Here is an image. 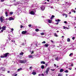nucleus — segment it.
<instances>
[{"instance_id":"f257e3e1","label":"nucleus","mask_w":76,"mask_h":76,"mask_svg":"<svg viewBox=\"0 0 76 76\" xmlns=\"http://www.w3.org/2000/svg\"><path fill=\"white\" fill-rule=\"evenodd\" d=\"M9 54V53H6L4 54L3 55L1 56H0L1 58H4V57H7V56Z\"/></svg>"},{"instance_id":"f03ea898","label":"nucleus","mask_w":76,"mask_h":76,"mask_svg":"<svg viewBox=\"0 0 76 76\" xmlns=\"http://www.w3.org/2000/svg\"><path fill=\"white\" fill-rule=\"evenodd\" d=\"M4 18L2 16H1V17H0V20H1V22H3L4 20Z\"/></svg>"},{"instance_id":"7ed1b4c3","label":"nucleus","mask_w":76,"mask_h":76,"mask_svg":"<svg viewBox=\"0 0 76 76\" xmlns=\"http://www.w3.org/2000/svg\"><path fill=\"white\" fill-rule=\"evenodd\" d=\"M19 61L20 63H24V64H25V63H26V60L23 61L21 60H19Z\"/></svg>"},{"instance_id":"20e7f679","label":"nucleus","mask_w":76,"mask_h":76,"mask_svg":"<svg viewBox=\"0 0 76 76\" xmlns=\"http://www.w3.org/2000/svg\"><path fill=\"white\" fill-rule=\"evenodd\" d=\"M50 70V67L46 69V70L45 72V73L46 74H48V71Z\"/></svg>"},{"instance_id":"39448f33","label":"nucleus","mask_w":76,"mask_h":76,"mask_svg":"<svg viewBox=\"0 0 76 76\" xmlns=\"http://www.w3.org/2000/svg\"><path fill=\"white\" fill-rule=\"evenodd\" d=\"M27 32V31H23L22 32V34L23 35H25V34H26V33Z\"/></svg>"},{"instance_id":"423d86ee","label":"nucleus","mask_w":76,"mask_h":76,"mask_svg":"<svg viewBox=\"0 0 76 76\" xmlns=\"http://www.w3.org/2000/svg\"><path fill=\"white\" fill-rule=\"evenodd\" d=\"M6 27L3 26L1 28V29L3 30L4 31H5V30H6Z\"/></svg>"},{"instance_id":"0eeeda50","label":"nucleus","mask_w":76,"mask_h":76,"mask_svg":"<svg viewBox=\"0 0 76 76\" xmlns=\"http://www.w3.org/2000/svg\"><path fill=\"white\" fill-rule=\"evenodd\" d=\"M8 19L9 20H14V18L12 17H9L8 18Z\"/></svg>"},{"instance_id":"6e6552de","label":"nucleus","mask_w":76,"mask_h":76,"mask_svg":"<svg viewBox=\"0 0 76 76\" xmlns=\"http://www.w3.org/2000/svg\"><path fill=\"white\" fill-rule=\"evenodd\" d=\"M30 13L31 14V15H35V12L33 11H31Z\"/></svg>"},{"instance_id":"1a4fd4ad","label":"nucleus","mask_w":76,"mask_h":76,"mask_svg":"<svg viewBox=\"0 0 76 76\" xmlns=\"http://www.w3.org/2000/svg\"><path fill=\"white\" fill-rule=\"evenodd\" d=\"M40 9H41V10L43 11V10H44L45 7H40Z\"/></svg>"},{"instance_id":"9d476101","label":"nucleus","mask_w":76,"mask_h":76,"mask_svg":"<svg viewBox=\"0 0 76 76\" xmlns=\"http://www.w3.org/2000/svg\"><path fill=\"white\" fill-rule=\"evenodd\" d=\"M48 23H51V22H52V20H51L50 19H48Z\"/></svg>"},{"instance_id":"9b49d317","label":"nucleus","mask_w":76,"mask_h":76,"mask_svg":"<svg viewBox=\"0 0 76 76\" xmlns=\"http://www.w3.org/2000/svg\"><path fill=\"white\" fill-rule=\"evenodd\" d=\"M5 14L6 16L7 17L8 16V12L7 11H6L5 12Z\"/></svg>"},{"instance_id":"f8f14e48","label":"nucleus","mask_w":76,"mask_h":76,"mask_svg":"<svg viewBox=\"0 0 76 76\" xmlns=\"http://www.w3.org/2000/svg\"><path fill=\"white\" fill-rule=\"evenodd\" d=\"M55 17V16L54 15H52L51 17L50 18V19H53V18H54Z\"/></svg>"},{"instance_id":"ddd939ff","label":"nucleus","mask_w":76,"mask_h":76,"mask_svg":"<svg viewBox=\"0 0 76 76\" xmlns=\"http://www.w3.org/2000/svg\"><path fill=\"white\" fill-rule=\"evenodd\" d=\"M41 64H45V62H44V61H42L41 62Z\"/></svg>"},{"instance_id":"4468645a","label":"nucleus","mask_w":76,"mask_h":76,"mask_svg":"<svg viewBox=\"0 0 76 76\" xmlns=\"http://www.w3.org/2000/svg\"><path fill=\"white\" fill-rule=\"evenodd\" d=\"M63 71H64V69H61L60 70V72L61 73V72H63Z\"/></svg>"},{"instance_id":"2eb2a0df","label":"nucleus","mask_w":76,"mask_h":76,"mask_svg":"<svg viewBox=\"0 0 76 76\" xmlns=\"http://www.w3.org/2000/svg\"><path fill=\"white\" fill-rule=\"evenodd\" d=\"M32 74V75H36V74H37V73L35 72H33Z\"/></svg>"},{"instance_id":"dca6fc26","label":"nucleus","mask_w":76,"mask_h":76,"mask_svg":"<svg viewBox=\"0 0 76 76\" xmlns=\"http://www.w3.org/2000/svg\"><path fill=\"white\" fill-rule=\"evenodd\" d=\"M44 45L45 47H48V44H45Z\"/></svg>"},{"instance_id":"f3484780","label":"nucleus","mask_w":76,"mask_h":76,"mask_svg":"<svg viewBox=\"0 0 76 76\" xmlns=\"http://www.w3.org/2000/svg\"><path fill=\"white\" fill-rule=\"evenodd\" d=\"M35 31H36V32H38V31H39V30L38 28H36L35 29Z\"/></svg>"},{"instance_id":"a211bd4d","label":"nucleus","mask_w":76,"mask_h":76,"mask_svg":"<svg viewBox=\"0 0 76 76\" xmlns=\"http://www.w3.org/2000/svg\"><path fill=\"white\" fill-rule=\"evenodd\" d=\"M23 54H24V53H23L21 52V53H20V55H21V56H23Z\"/></svg>"},{"instance_id":"6ab92c4d","label":"nucleus","mask_w":76,"mask_h":76,"mask_svg":"<svg viewBox=\"0 0 76 76\" xmlns=\"http://www.w3.org/2000/svg\"><path fill=\"white\" fill-rule=\"evenodd\" d=\"M41 68L42 69H44V66L42 65Z\"/></svg>"},{"instance_id":"aec40b11","label":"nucleus","mask_w":76,"mask_h":76,"mask_svg":"<svg viewBox=\"0 0 76 76\" xmlns=\"http://www.w3.org/2000/svg\"><path fill=\"white\" fill-rule=\"evenodd\" d=\"M67 42H70V39L69 38H68L67 39Z\"/></svg>"},{"instance_id":"412c9836","label":"nucleus","mask_w":76,"mask_h":76,"mask_svg":"<svg viewBox=\"0 0 76 76\" xmlns=\"http://www.w3.org/2000/svg\"><path fill=\"white\" fill-rule=\"evenodd\" d=\"M55 35V37H58V35H57V34H56V33H55L54 34Z\"/></svg>"},{"instance_id":"4be33fe9","label":"nucleus","mask_w":76,"mask_h":76,"mask_svg":"<svg viewBox=\"0 0 76 76\" xmlns=\"http://www.w3.org/2000/svg\"><path fill=\"white\" fill-rule=\"evenodd\" d=\"M64 72H65V73H68L69 71L68 70H66L64 71Z\"/></svg>"},{"instance_id":"5701e85b","label":"nucleus","mask_w":76,"mask_h":76,"mask_svg":"<svg viewBox=\"0 0 76 76\" xmlns=\"http://www.w3.org/2000/svg\"><path fill=\"white\" fill-rule=\"evenodd\" d=\"M22 68H20V69H18L17 70H18V71H20V70H22Z\"/></svg>"},{"instance_id":"b1692460","label":"nucleus","mask_w":76,"mask_h":76,"mask_svg":"<svg viewBox=\"0 0 76 76\" xmlns=\"http://www.w3.org/2000/svg\"><path fill=\"white\" fill-rule=\"evenodd\" d=\"M28 57L29 58H32V56L31 55H29Z\"/></svg>"},{"instance_id":"393cba45","label":"nucleus","mask_w":76,"mask_h":76,"mask_svg":"<svg viewBox=\"0 0 76 76\" xmlns=\"http://www.w3.org/2000/svg\"><path fill=\"white\" fill-rule=\"evenodd\" d=\"M62 74H61V73H59L58 74V76H62Z\"/></svg>"},{"instance_id":"a878e982","label":"nucleus","mask_w":76,"mask_h":76,"mask_svg":"<svg viewBox=\"0 0 76 76\" xmlns=\"http://www.w3.org/2000/svg\"><path fill=\"white\" fill-rule=\"evenodd\" d=\"M58 57H57L55 58V60H56L57 61H58Z\"/></svg>"},{"instance_id":"bb28decb","label":"nucleus","mask_w":76,"mask_h":76,"mask_svg":"<svg viewBox=\"0 0 76 76\" xmlns=\"http://www.w3.org/2000/svg\"><path fill=\"white\" fill-rule=\"evenodd\" d=\"M41 35H44V33H40Z\"/></svg>"},{"instance_id":"cd10ccee","label":"nucleus","mask_w":76,"mask_h":76,"mask_svg":"<svg viewBox=\"0 0 76 76\" xmlns=\"http://www.w3.org/2000/svg\"><path fill=\"white\" fill-rule=\"evenodd\" d=\"M13 12H10V15H12L13 14Z\"/></svg>"},{"instance_id":"c85d7f7f","label":"nucleus","mask_w":76,"mask_h":76,"mask_svg":"<svg viewBox=\"0 0 76 76\" xmlns=\"http://www.w3.org/2000/svg\"><path fill=\"white\" fill-rule=\"evenodd\" d=\"M46 42L45 41H44L43 42H42V44H45Z\"/></svg>"},{"instance_id":"c756f323","label":"nucleus","mask_w":76,"mask_h":76,"mask_svg":"<svg viewBox=\"0 0 76 76\" xmlns=\"http://www.w3.org/2000/svg\"><path fill=\"white\" fill-rule=\"evenodd\" d=\"M50 41L51 42H52V43H54V42H55V41H53L52 40H51Z\"/></svg>"},{"instance_id":"7c9ffc66","label":"nucleus","mask_w":76,"mask_h":76,"mask_svg":"<svg viewBox=\"0 0 76 76\" xmlns=\"http://www.w3.org/2000/svg\"><path fill=\"white\" fill-rule=\"evenodd\" d=\"M60 21H61V20L58 19L57 22H60Z\"/></svg>"},{"instance_id":"2f4dec72","label":"nucleus","mask_w":76,"mask_h":76,"mask_svg":"<svg viewBox=\"0 0 76 76\" xmlns=\"http://www.w3.org/2000/svg\"><path fill=\"white\" fill-rule=\"evenodd\" d=\"M73 54L72 53H71L69 55V56H72V55H73Z\"/></svg>"},{"instance_id":"473e14b6","label":"nucleus","mask_w":76,"mask_h":76,"mask_svg":"<svg viewBox=\"0 0 76 76\" xmlns=\"http://www.w3.org/2000/svg\"><path fill=\"white\" fill-rule=\"evenodd\" d=\"M5 0H1V2H3Z\"/></svg>"},{"instance_id":"72a5a7b5","label":"nucleus","mask_w":76,"mask_h":76,"mask_svg":"<svg viewBox=\"0 0 76 76\" xmlns=\"http://www.w3.org/2000/svg\"><path fill=\"white\" fill-rule=\"evenodd\" d=\"M32 69V66H31L29 67V69L30 70H31Z\"/></svg>"},{"instance_id":"f704fd0d","label":"nucleus","mask_w":76,"mask_h":76,"mask_svg":"<svg viewBox=\"0 0 76 76\" xmlns=\"http://www.w3.org/2000/svg\"><path fill=\"white\" fill-rule=\"evenodd\" d=\"M28 26L29 27H31V24H29V25H28Z\"/></svg>"},{"instance_id":"c9c22d12","label":"nucleus","mask_w":76,"mask_h":76,"mask_svg":"<svg viewBox=\"0 0 76 76\" xmlns=\"http://www.w3.org/2000/svg\"><path fill=\"white\" fill-rule=\"evenodd\" d=\"M3 68L1 69V70L2 71H4V69H3Z\"/></svg>"},{"instance_id":"e433bc0d","label":"nucleus","mask_w":76,"mask_h":76,"mask_svg":"<svg viewBox=\"0 0 76 76\" xmlns=\"http://www.w3.org/2000/svg\"><path fill=\"white\" fill-rule=\"evenodd\" d=\"M13 28H12L11 29V31H12L11 32H13Z\"/></svg>"},{"instance_id":"4c0bfd02","label":"nucleus","mask_w":76,"mask_h":76,"mask_svg":"<svg viewBox=\"0 0 76 76\" xmlns=\"http://www.w3.org/2000/svg\"><path fill=\"white\" fill-rule=\"evenodd\" d=\"M51 70L52 71H54V70H55V69H51Z\"/></svg>"},{"instance_id":"58836bf2","label":"nucleus","mask_w":76,"mask_h":76,"mask_svg":"<svg viewBox=\"0 0 76 76\" xmlns=\"http://www.w3.org/2000/svg\"><path fill=\"white\" fill-rule=\"evenodd\" d=\"M72 39L73 40H74V39H75V37H73L72 38Z\"/></svg>"},{"instance_id":"ea45409f","label":"nucleus","mask_w":76,"mask_h":76,"mask_svg":"<svg viewBox=\"0 0 76 76\" xmlns=\"http://www.w3.org/2000/svg\"><path fill=\"white\" fill-rule=\"evenodd\" d=\"M20 28H23V26H22V25H21L20 26Z\"/></svg>"},{"instance_id":"a19ab883","label":"nucleus","mask_w":76,"mask_h":76,"mask_svg":"<svg viewBox=\"0 0 76 76\" xmlns=\"http://www.w3.org/2000/svg\"><path fill=\"white\" fill-rule=\"evenodd\" d=\"M73 10V12H74V13H76V11H75V10Z\"/></svg>"},{"instance_id":"79ce46f5","label":"nucleus","mask_w":76,"mask_h":76,"mask_svg":"<svg viewBox=\"0 0 76 76\" xmlns=\"http://www.w3.org/2000/svg\"><path fill=\"white\" fill-rule=\"evenodd\" d=\"M34 51H32V53H31V54H33L34 53Z\"/></svg>"},{"instance_id":"37998d69","label":"nucleus","mask_w":76,"mask_h":76,"mask_svg":"<svg viewBox=\"0 0 76 76\" xmlns=\"http://www.w3.org/2000/svg\"><path fill=\"white\" fill-rule=\"evenodd\" d=\"M66 27H65V26H64V29H66Z\"/></svg>"},{"instance_id":"c03bdc74","label":"nucleus","mask_w":76,"mask_h":76,"mask_svg":"<svg viewBox=\"0 0 76 76\" xmlns=\"http://www.w3.org/2000/svg\"><path fill=\"white\" fill-rule=\"evenodd\" d=\"M64 23H67V21H64Z\"/></svg>"},{"instance_id":"a18cd8bd","label":"nucleus","mask_w":76,"mask_h":76,"mask_svg":"<svg viewBox=\"0 0 76 76\" xmlns=\"http://www.w3.org/2000/svg\"><path fill=\"white\" fill-rule=\"evenodd\" d=\"M71 66H72V67H73V64H72L71 65Z\"/></svg>"},{"instance_id":"49530a36","label":"nucleus","mask_w":76,"mask_h":76,"mask_svg":"<svg viewBox=\"0 0 76 76\" xmlns=\"http://www.w3.org/2000/svg\"><path fill=\"white\" fill-rule=\"evenodd\" d=\"M0 76H4V75L2 74H1V75H0Z\"/></svg>"},{"instance_id":"de8ad7c7","label":"nucleus","mask_w":76,"mask_h":76,"mask_svg":"<svg viewBox=\"0 0 76 76\" xmlns=\"http://www.w3.org/2000/svg\"><path fill=\"white\" fill-rule=\"evenodd\" d=\"M56 25H58V22H57L56 23Z\"/></svg>"},{"instance_id":"09e8293b","label":"nucleus","mask_w":76,"mask_h":76,"mask_svg":"<svg viewBox=\"0 0 76 76\" xmlns=\"http://www.w3.org/2000/svg\"><path fill=\"white\" fill-rule=\"evenodd\" d=\"M8 40L9 41H10V40H11V39H10L9 38H8Z\"/></svg>"},{"instance_id":"8fccbe9b","label":"nucleus","mask_w":76,"mask_h":76,"mask_svg":"<svg viewBox=\"0 0 76 76\" xmlns=\"http://www.w3.org/2000/svg\"><path fill=\"white\" fill-rule=\"evenodd\" d=\"M41 75H42V76H44V74H41Z\"/></svg>"},{"instance_id":"3c124183","label":"nucleus","mask_w":76,"mask_h":76,"mask_svg":"<svg viewBox=\"0 0 76 76\" xmlns=\"http://www.w3.org/2000/svg\"><path fill=\"white\" fill-rule=\"evenodd\" d=\"M45 65L46 66H48V64H46Z\"/></svg>"},{"instance_id":"603ef678","label":"nucleus","mask_w":76,"mask_h":76,"mask_svg":"<svg viewBox=\"0 0 76 76\" xmlns=\"http://www.w3.org/2000/svg\"><path fill=\"white\" fill-rule=\"evenodd\" d=\"M66 29H69V28L66 27Z\"/></svg>"},{"instance_id":"864d4df0","label":"nucleus","mask_w":76,"mask_h":76,"mask_svg":"<svg viewBox=\"0 0 76 76\" xmlns=\"http://www.w3.org/2000/svg\"><path fill=\"white\" fill-rule=\"evenodd\" d=\"M7 73H10V71H7Z\"/></svg>"},{"instance_id":"5fc2aeb1","label":"nucleus","mask_w":76,"mask_h":76,"mask_svg":"<svg viewBox=\"0 0 76 76\" xmlns=\"http://www.w3.org/2000/svg\"><path fill=\"white\" fill-rule=\"evenodd\" d=\"M3 31H4L3 30H1V32H3Z\"/></svg>"},{"instance_id":"6e6d98bb","label":"nucleus","mask_w":76,"mask_h":76,"mask_svg":"<svg viewBox=\"0 0 76 76\" xmlns=\"http://www.w3.org/2000/svg\"><path fill=\"white\" fill-rule=\"evenodd\" d=\"M1 26H0V30H1Z\"/></svg>"},{"instance_id":"4d7b16f0","label":"nucleus","mask_w":76,"mask_h":76,"mask_svg":"<svg viewBox=\"0 0 76 76\" xmlns=\"http://www.w3.org/2000/svg\"><path fill=\"white\" fill-rule=\"evenodd\" d=\"M17 75H18V74H15V75L14 76H17Z\"/></svg>"},{"instance_id":"13d9d810","label":"nucleus","mask_w":76,"mask_h":76,"mask_svg":"<svg viewBox=\"0 0 76 76\" xmlns=\"http://www.w3.org/2000/svg\"><path fill=\"white\" fill-rule=\"evenodd\" d=\"M65 15V14L63 13V14H62V15H63V16H64Z\"/></svg>"},{"instance_id":"bf43d9fd","label":"nucleus","mask_w":76,"mask_h":76,"mask_svg":"<svg viewBox=\"0 0 76 76\" xmlns=\"http://www.w3.org/2000/svg\"><path fill=\"white\" fill-rule=\"evenodd\" d=\"M47 1H48V2H50V0H47Z\"/></svg>"},{"instance_id":"052dcab7","label":"nucleus","mask_w":76,"mask_h":76,"mask_svg":"<svg viewBox=\"0 0 76 76\" xmlns=\"http://www.w3.org/2000/svg\"><path fill=\"white\" fill-rule=\"evenodd\" d=\"M54 66H56V64H54Z\"/></svg>"},{"instance_id":"680f3d73","label":"nucleus","mask_w":76,"mask_h":76,"mask_svg":"<svg viewBox=\"0 0 76 76\" xmlns=\"http://www.w3.org/2000/svg\"><path fill=\"white\" fill-rule=\"evenodd\" d=\"M40 75H41V74H39L38 75L39 76H40Z\"/></svg>"},{"instance_id":"e2e57ef3","label":"nucleus","mask_w":76,"mask_h":76,"mask_svg":"<svg viewBox=\"0 0 76 76\" xmlns=\"http://www.w3.org/2000/svg\"><path fill=\"white\" fill-rule=\"evenodd\" d=\"M64 37L63 36H62V38H64Z\"/></svg>"},{"instance_id":"0e129e2a","label":"nucleus","mask_w":76,"mask_h":76,"mask_svg":"<svg viewBox=\"0 0 76 76\" xmlns=\"http://www.w3.org/2000/svg\"><path fill=\"white\" fill-rule=\"evenodd\" d=\"M57 32H59V31H57Z\"/></svg>"},{"instance_id":"69168bd1","label":"nucleus","mask_w":76,"mask_h":76,"mask_svg":"<svg viewBox=\"0 0 76 76\" xmlns=\"http://www.w3.org/2000/svg\"><path fill=\"white\" fill-rule=\"evenodd\" d=\"M69 70H72V69H71V68H69Z\"/></svg>"},{"instance_id":"338daca9","label":"nucleus","mask_w":76,"mask_h":76,"mask_svg":"<svg viewBox=\"0 0 76 76\" xmlns=\"http://www.w3.org/2000/svg\"><path fill=\"white\" fill-rule=\"evenodd\" d=\"M45 4H47V2H45Z\"/></svg>"},{"instance_id":"774afa93","label":"nucleus","mask_w":76,"mask_h":76,"mask_svg":"<svg viewBox=\"0 0 76 76\" xmlns=\"http://www.w3.org/2000/svg\"><path fill=\"white\" fill-rule=\"evenodd\" d=\"M55 21H56V22H57V21L56 20H55Z\"/></svg>"}]
</instances>
